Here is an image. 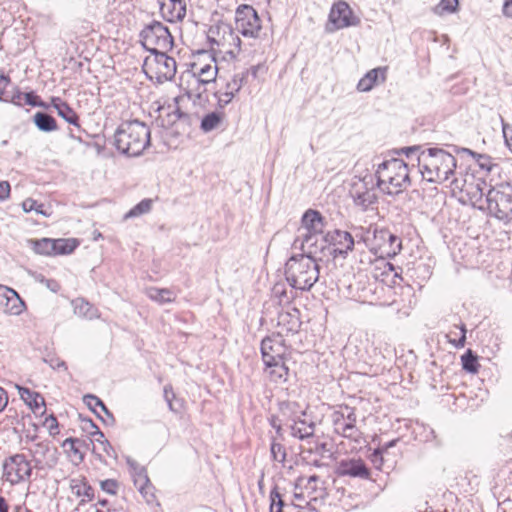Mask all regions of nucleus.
<instances>
[{"label": "nucleus", "instance_id": "338daca9", "mask_svg": "<svg viewBox=\"0 0 512 512\" xmlns=\"http://www.w3.org/2000/svg\"><path fill=\"white\" fill-rule=\"evenodd\" d=\"M163 394H164V399L168 404L169 410L172 412H177V410L174 408L173 403H172V400L175 398V394H174L172 386L171 385L164 386Z\"/></svg>", "mask_w": 512, "mask_h": 512}, {"label": "nucleus", "instance_id": "5fc2aeb1", "mask_svg": "<svg viewBox=\"0 0 512 512\" xmlns=\"http://www.w3.org/2000/svg\"><path fill=\"white\" fill-rule=\"evenodd\" d=\"M484 186H486V181L482 180L481 183H477L472 187V191L468 192V195L471 200L481 201L485 196Z\"/></svg>", "mask_w": 512, "mask_h": 512}, {"label": "nucleus", "instance_id": "b1692460", "mask_svg": "<svg viewBox=\"0 0 512 512\" xmlns=\"http://www.w3.org/2000/svg\"><path fill=\"white\" fill-rule=\"evenodd\" d=\"M21 399L34 414L44 415L46 412L44 397L27 387L17 386Z\"/></svg>", "mask_w": 512, "mask_h": 512}, {"label": "nucleus", "instance_id": "6e6d98bb", "mask_svg": "<svg viewBox=\"0 0 512 512\" xmlns=\"http://www.w3.org/2000/svg\"><path fill=\"white\" fill-rule=\"evenodd\" d=\"M384 452L379 448H375L373 452L369 455V460L372 462L374 467L378 470H381L384 464Z\"/></svg>", "mask_w": 512, "mask_h": 512}, {"label": "nucleus", "instance_id": "7c9ffc66", "mask_svg": "<svg viewBox=\"0 0 512 512\" xmlns=\"http://www.w3.org/2000/svg\"><path fill=\"white\" fill-rule=\"evenodd\" d=\"M32 121L41 132L50 133L58 129L56 119L45 111L36 112L33 115Z\"/></svg>", "mask_w": 512, "mask_h": 512}, {"label": "nucleus", "instance_id": "052dcab7", "mask_svg": "<svg viewBox=\"0 0 512 512\" xmlns=\"http://www.w3.org/2000/svg\"><path fill=\"white\" fill-rule=\"evenodd\" d=\"M118 485V481L115 479H105L100 482L101 489L110 495L117 494Z\"/></svg>", "mask_w": 512, "mask_h": 512}, {"label": "nucleus", "instance_id": "2eb2a0df", "mask_svg": "<svg viewBox=\"0 0 512 512\" xmlns=\"http://www.w3.org/2000/svg\"><path fill=\"white\" fill-rule=\"evenodd\" d=\"M166 51L167 50H154L151 53L153 58L146 57L144 60L143 68L150 65L151 61L157 65L158 71L156 72V79L159 83L173 80L177 70L175 59L168 56Z\"/></svg>", "mask_w": 512, "mask_h": 512}, {"label": "nucleus", "instance_id": "f704fd0d", "mask_svg": "<svg viewBox=\"0 0 512 512\" xmlns=\"http://www.w3.org/2000/svg\"><path fill=\"white\" fill-rule=\"evenodd\" d=\"M274 365L265 366L270 369V378L271 381L275 383L286 382L288 380L289 368L285 364L284 359L280 361H275Z\"/></svg>", "mask_w": 512, "mask_h": 512}, {"label": "nucleus", "instance_id": "393cba45", "mask_svg": "<svg viewBox=\"0 0 512 512\" xmlns=\"http://www.w3.org/2000/svg\"><path fill=\"white\" fill-rule=\"evenodd\" d=\"M317 234L304 233L294 240V247L300 248L303 253L301 255L317 258L316 255L320 252L321 241H318Z\"/></svg>", "mask_w": 512, "mask_h": 512}, {"label": "nucleus", "instance_id": "37998d69", "mask_svg": "<svg viewBox=\"0 0 512 512\" xmlns=\"http://www.w3.org/2000/svg\"><path fill=\"white\" fill-rule=\"evenodd\" d=\"M148 296L153 301H156L160 304L169 303L173 301L172 292L166 288H150L148 291Z\"/></svg>", "mask_w": 512, "mask_h": 512}, {"label": "nucleus", "instance_id": "9b49d317", "mask_svg": "<svg viewBox=\"0 0 512 512\" xmlns=\"http://www.w3.org/2000/svg\"><path fill=\"white\" fill-rule=\"evenodd\" d=\"M2 466L3 477L11 485L29 480L32 476L33 467L24 454L17 453L5 458Z\"/></svg>", "mask_w": 512, "mask_h": 512}, {"label": "nucleus", "instance_id": "58836bf2", "mask_svg": "<svg viewBox=\"0 0 512 512\" xmlns=\"http://www.w3.org/2000/svg\"><path fill=\"white\" fill-rule=\"evenodd\" d=\"M152 199L145 198L132 207L124 216L125 219L134 218L149 213L152 208Z\"/></svg>", "mask_w": 512, "mask_h": 512}, {"label": "nucleus", "instance_id": "f8f14e48", "mask_svg": "<svg viewBox=\"0 0 512 512\" xmlns=\"http://www.w3.org/2000/svg\"><path fill=\"white\" fill-rule=\"evenodd\" d=\"M360 22V18L354 15L347 2L338 1L334 3L330 9L328 24L325 29L326 32L333 33L343 28L358 26Z\"/></svg>", "mask_w": 512, "mask_h": 512}, {"label": "nucleus", "instance_id": "f03ea898", "mask_svg": "<svg viewBox=\"0 0 512 512\" xmlns=\"http://www.w3.org/2000/svg\"><path fill=\"white\" fill-rule=\"evenodd\" d=\"M113 146L126 157H138L151 144L150 128L140 120L122 122L113 136Z\"/></svg>", "mask_w": 512, "mask_h": 512}, {"label": "nucleus", "instance_id": "473e14b6", "mask_svg": "<svg viewBox=\"0 0 512 512\" xmlns=\"http://www.w3.org/2000/svg\"><path fill=\"white\" fill-rule=\"evenodd\" d=\"M79 244L80 242L76 238L53 239V256L69 255L79 246Z\"/></svg>", "mask_w": 512, "mask_h": 512}, {"label": "nucleus", "instance_id": "a211bd4d", "mask_svg": "<svg viewBox=\"0 0 512 512\" xmlns=\"http://www.w3.org/2000/svg\"><path fill=\"white\" fill-rule=\"evenodd\" d=\"M382 267L374 268L373 277L375 281H379L388 287L399 285L403 278L401 276L402 268L395 267L392 263L382 260Z\"/></svg>", "mask_w": 512, "mask_h": 512}, {"label": "nucleus", "instance_id": "f257e3e1", "mask_svg": "<svg viewBox=\"0 0 512 512\" xmlns=\"http://www.w3.org/2000/svg\"><path fill=\"white\" fill-rule=\"evenodd\" d=\"M416 162L422 180L433 184L447 181L457 167L455 157L450 152L438 147H430L421 151Z\"/></svg>", "mask_w": 512, "mask_h": 512}, {"label": "nucleus", "instance_id": "c9c22d12", "mask_svg": "<svg viewBox=\"0 0 512 512\" xmlns=\"http://www.w3.org/2000/svg\"><path fill=\"white\" fill-rule=\"evenodd\" d=\"M28 244L36 254L53 256V239L51 238L29 239Z\"/></svg>", "mask_w": 512, "mask_h": 512}, {"label": "nucleus", "instance_id": "7ed1b4c3", "mask_svg": "<svg viewBox=\"0 0 512 512\" xmlns=\"http://www.w3.org/2000/svg\"><path fill=\"white\" fill-rule=\"evenodd\" d=\"M375 176L376 187L388 195H398L411 184L409 165L397 157L380 163Z\"/></svg>", "mask_w": 512, "mask_h": 512}, {"label": "nucleus", "instance_id": "dca6fc26", "mask_svg": "<svg viewBox=\"0 0 512 512\" xmlns=\"http://www.w3.org/2000/svg\"><path fill=\"white\" fill-rule=\"evenodd\" d=\"M334 473L338 477H351L363 480L371 479V470L361 458L342 459L337 462Z\"/></svg>", "mask_w": 512, "mask_h": 512}, {"label": "nucleus", "instance_id": "39448f33", "mask_svg": "<svg viewBox=\"0 0 512 512\" xmlns=\"http://www.w3.org/2000/svg\"><path fill=\"white\" fill-rule=\"evenodd\" d=\"M486 207L479 206L480 210H486L490 216L505 223L512 220V185L501 183L491 187L485 194Z\"/></svg>", "mask_w": 512, "mask_h": 512}, {"label": "nucleus", "instance_id": "4be33fe9", "mask_svg": "<svg viewBox=\"0 0 512 512\" xmlns=\"http://www.w3.org/2000/svg\"><path fill=\"white\" fill-rule=\"evenodd\" d=\"M301 223L306 230L305 233L317 234L321 235V237L327 224L325 217L320 211L315 209L306 210L302 215Z\"/></svg>", "mask_w": 512, "mask_h": 512}, {"label": "nucleus", "instance_id": "774afa93", "mask_svg": "<svg viewBox=\"0 0 512 512\" xmlns=\"http://www.w3.org/2000/svg\"><path fill=\"white\" fill-rule=\"evenodd\" d=\"M34 456L39 455L44 458L50 451L49 442H39L35 444L34 450H30Z\"/></svg>", "mask_w": 512, "mask_h": 512}, {"label": "nucleus", "instance_id": "f3484780", "mask_svg": "<svg viewBox=\"0 0 512 512\" xmlns=\"http://www.w3.org/2000/svg\"><path fill=\"white\" fill-rule=\"evenodd\" d=\"M194 55L197 56H204L207 55L211 58V62H214L215 65L212 66L210 63L204 64L202 67L199 68V70H196L198 63L193 62L190 64V69L186 70L182 76L181 80H184L185 74H194L197 78H202L203 81H207V83H212L216 81L219 68L217 66V59H216V51L214 49H211L210 52L204 49H200L194 52Z\"/></svg>", "mask_w": 512, "mask_h": 512}, {"label": "nucleus", "instance_id": "e433bc0d", "mask_svg": "<svg viewBox=\"0 0 512 512\" xmlns=\"http://www.w3.org/2000/svg\"><path fill=\"white\" fill-rule=\"evenodd\" d=\"M15 85L8 75L0 72V101L9 102L11 96H13Z\"/></svg>", "mask_w": 512, "mask_h": 512}, {"label": "nucleus", "instance_id": "6e6552de", "mask_svg": "<svg viewBox=\"0 0 512 512\" xmlns=\"http://www.w3.org/2000/svg\"><path fill=\"white\" fill-rule=\"evenodd\" d=\"M354 246L355 240L350 232L335 229L321 237L320 253L323 256H332L333 259L346 258Z\"/></svg>", "mask_w": 512, "mask_h": 512}, {"label": "nucleus", "instance_id": "1a4fd4ad", "mask_svg": "<svg viewBox=\"0 0 512 512\" xmlns=\"http://www.w3.org/2000/svg\"><path fill=\"white\" fill-rule=\"evenodd\" d=\"M374 177L367 175L353 182L349 194L355 206L362 211L373 209L378 203V196L375 189Z\"/></svg>", "mask_w": 512, "mask_h": 512}, {"label": "nucleus", "instance_id": "4468645a", "mask_svg": "<svg viewBox=\"0 0 512 512\" xmlns=\"http://www.w3.org/2000/svg\"><path fill=\"white\" fill-rule=\"evenodd\" d=\"M262 361L265 366L274 365L275 361L284 359L287 347L280 333H272L264 337L260 344Z\"/></svg>", "mask_w": 512, "mask_h": 512}, {"label": "nucleus", "instance_id": "a878e982", "mask_svg": "<svg viewBox=\"0 0 512 512\" xmlns=\"http://www.w3.org/2000/svg\"><path fill=\"white\" fill-rule=\"evenodd\" d=\"M277 325L282 327L287 333H298L302 325L300 311L297 308H293L291 311L278 313Z\"/></svg>", "mask_w": 512, "mask_h": 512}, {"label": "nucleus", "instance_id": "09e8293b", "mask_svg": "<svg viewBox=\"0 0 512 512\" xmlns=\"http://www.w3.org/2000/svg\"><path fill=\"white\" fill-rule=\"evenodd\" d=\"M426 149H423V146L421 145H413V146H407L400 149L393 150V154L395 155H401L404 154L410 161H413V158L415 156V159L417 158L418 154L421 151H425Z\"/></svg>", "mask_w": 512, "mask_h": 512}, {"label": "nucleus", "instance_id": "0e129e2a", "mask_svg": "<svg viewBox=\"0 0 512 512\" xmlns=\"http://www.w3.org/2000/svg\"><path fill=\"white\" fill-rule=\"evenodd\" d=\"M331 418L336 433H340V428L343 426V424H346L343 409L340 408V410L334 411L331 415Z\"/></svg>", "mask_w": 512, "mask_h": 512}, {"label": "nucleus", "instance_id": "a19ab883", "mask_svg": "<svg viewBox=\"0 0 512 512\" xmlns=\"http://www.w3.org/2000/svg\"><path fill=\"white\" fill-rule=\"evenodd\" d=\"M126 463L129 468L133 471V476L137 477L134 479V484L138 485L139 481H145V484H149V477L145 467L140 466L131 457H126Z\"/></svg>", "mask_w": 512, "mask_h": 512}, {"label": "nucleus", "instance_id": "680f3d73", "mask_svg": "<svg viewBox=\"0 0 512 512\" xmlns=\"http://www.w3.org/2000/svg\"><path fill=\"white\" fill-rule=\"evenodd\" d=\"M190 116L188 113L183 112L178 106L176 109L168 114L167 125H173L177 120H189Z\"/></svg>", "mask_w": 512, "mask_h": 512}, {"label": "nucleus", "instance_id": "c03bdc74", "mask_svg": "<svg viewBox=\"0 0 512 512\" xmlns=\"http://www.w3.org/2000/svg\"><path fill=\"white\" fill-rule=\"evenodd\" d=\"M79 419L82 423V430L91 436H100L104 438V433L99 429L97 424L89 417H83L79 414Z\"/></svg>", "mask_w": 512, "mask_h": 512}, {"label": "nucleus", "instance_id": "c85d7f7f", "mask_svg": "<svg viewBox=\"0 0 512 512\" xmlns=\"http://www.w3.org/2000/svg\"><path fill=\"white\" fill-rule=\"evenodd\" d=\"M386 68L377 67L368 71L358 82L357 89L361 92L370 91L377 83L379 77L385 80Z\"/></svg>", "mask_w": 512, "mask_h": 512}, {"label": "nucleus", "instance_id": "4d7b16f0", "mask_svg": "<svg viewBox=\"0 0 512 512\" xmlns=\"http://www.w3.org/2000/svg\"><path fill=\"white\" fill-rule=\"evenodd\" d=\"M153 489L154 487L150 482L149 484H145V481H142V483L139 485V492L146 499L148 504H151L155 500V495L151 491Z\"/></svg>", "mask_w": 512, "mask_h": 512}, {"label": "nucleus", "instance_id": "9d476101", "mask_svg": "<svg viewBox=\"0 0 512 512\" xmlns=\"http://www.w3.org/2000/svg\"><path fill=\"white\" fill-rule=\"evenodd\" d=\"M299 408V403L295 401L285 400L278 402L280 413L293 422L290 427L291 435L300 440H304L313 436L315 423H307L305 419H301L300 416L297 415Z\"/></svg>", "mask_w": 512, "mask_h": 512}, {"label": "nucleus", "instance_id": "a18cd8bd", "mask_svg": "<svg viewBox=\"0 0 512 512\" xmlns=\"http://www.w3.org/2000/svg\"><path fill=\"white\" fill-rule=\"evenodd\" d=\"M23 105H28L31 107H40L43 109H49L50 104L43 101L39 95L35 91H29L24 93Z\"/></svg>", "mask_w": 512, "mask_h": 512}, {"label": "nucleus", "instance_id": "c756f323", "mask_svg": "<svg viewBox=\"0 0 512 512\" xmlns=\"http://www.w3.org/2000/svg\"><path fill=\"white\" fill-rule=\"evenodd\" d=\"M72 305L74 307V313L79 317L88 320H93L100 317L99 310L84 298H76L72 301Z\"/></svg>", "mask_w": 512, "mask_h": 512}, {"label": "nucleus", "instance_id": "423d86ee", "mask_svg": "<svg viewBox=\"0 0 512 512\" xmlns=\"http://www.w3.org/2000/svg\"><path fill=\"white\" fill-rule=\"evenodd\" d=\"M139 41L150 54L154 50H171L174 38L169 28L160 21L153 20L145 25L139 33Z\"/></svg>", "mask_w": 512, "mask_h": 512}, {"label": "nucleus", "instance_id": "4c0bfd02", "mask_svg": "<svg viewBox=\"0 0 512 512\" xmlns=\"http://www.w3.org/2000/svg\"><path fill=\"white\" fill-rule=\"evenodd\" d=\"M459 9V0H440L433 8V13L438 16L456 13Z\"/></svg>", "mask_w": 512, "mask_h": 512}, {"label": "nucleus", "instance_id": "ea45409f", "mask_svg": "<svg viewBox=\"0 0 512 512\" xmlns=\"http://www.w3.org/2000/svg\"><path fill=\"white\" fill-rule=\"evenodd\" d=\"M269 512H283L286 503L282 499V495L279 492L277 485H274L269 494Z\"/></svg>", "mask_w": 512, "mask_h": 512}, {"label": "nucleus", "instance_id": "20e7f679", "mask_svg": "<svg viewBox=\"0 0 512 512\" xmlns=\"http://www.w3.org/2000/svg\"><path fill=\"white\" fill-rule=\"evenodd\" d=\"M317 258L292 255L285 263V279L295 290L309 291L319 279Z\"/></svg>", "mask_w": 512, "mask_h": 512}, {"label": "nucleus", "instance_id": "5701e85b", "mask_svg": "<svg viewBox=\"0 0 512 512\" xmlns=\"http://www.w3.org/2000/svg\"><path fill=\"white\" fill-rule=\"evenodd\" d=\"M49 104L50 107H53L57 111V114L67 123L77 127L79 130H82L79 115L66 101L60 97L53 96L51 97Z\"/></svg>", "mask_w": 512, "mask_h": 512}, {"label": "nucleus", "instance_id": "cd10ccee", "mask_svg": "<svg viewBox=\"0 0 512 512\" xmlns=\"http://www.w3.org/2000/svg\"><path fill=\"white\" fill-rule=\"evenodd\" d=\"M69 445L70 451L77 456L78 463L83 462L85 458V448L87 446H92V453H95V445L94 440L88 438V439H80V438H74L69 437L66 438L62 444L63 447H66Z\"/></svg>", "mask_w": 512, "mask_h": 512}, {"label": "nucleus", "instance_id": "603ef678", "mask_svg": "<svg viewBox=\"0 0 512 512\" xmlns=\"http://www.w3.org/2000/svg\"><path fill=\"white\" fill-rule=\"evenodd\" d=\"M43 362L48 364L53 370H57L60 368H64L65 370H67V365L65 361L61 360L54 354L48 353L46 356L43 357Z\"/></svg>", "mask_w": 512, "mask_h": 512}, {"label": "nucleus", "instance_id": "79ce46f5", "mask_svg": "<svg viewBox=\"0 0 512 512\" xmlns=\"http://www.w3.org/2000/svg\"><path fill=\"white\" fill-rule=\"evenodd\" d=\"M185 77H190L192 92L194 94V104L197 100L201 101L203 94L206 92L205 85H207V81H203L202 78H197L194 74L186 73Z\"/></svg>", "mask_w": 512, "mask_h": 512}, {"label": "nucleus", "instance_id": "6ab92c4d", "mask_svg": "<svg viewBox=\"0 0 512 512\" xmlns=\"http://www.w3.org/2000/svg\"><path fill=\"white\" fill-rule=\"evenodd\" d=\"M83 402L104 425L114 426L116 424V419L113 413L98 396L94 394H86L83 396Z\"/></svg>", "mask_w": 512, "mask_h": 512}, {"label": "nucleus", "instance_id": "0eeeda50", "mask_svg": "<svg viewBox=\"0 0 512 512\" xmlns=\"http://www.w3.org/2000/svg\"><path fill=\"white\" fill-rule=\"evenodd\" d=\"M369 250L378 258L386 260L393 258L402 250V239L388 228L375 227L373 238L368 244Z\"/></svg>", "mask_w": 512, "mask_h": 512}, {"label": "nucleus", "instance_id": "69168bd1", "mask_svg": "<svg viewBox=\"0 0 512 512\" xmlns=\"http://www.w3.org/2000/svg\"><path fill=\"white\" fill-rule=\"evenodd\" d=\"M340 408L343 409L344 411V419L346 423H356L357 415L355 412V408L350 407L347 404L341 405Z\"/></svg>", "mask_w": 512, "mask_h": 512}, {"label": "nucleus", "instance_id": "2f4dec72", "mask_svg": "<svg viewBox=\"0 0 512 512\" xmlns=\"http://www.w3.org/2000/svg\"><path fill=\"white\" fill-rule=\"evenodd\" d=\"M225 114L220 111H212L205 114L200 122V129L204 133L217 129L224 121Z\"/></svg>", "mask_w": 512, "mask_h": 512}, {"label": "nucleus", "instance_id": "49530a36", "mask_svg": "<svg viewBox=\"0 0 512 512\" xmlns=\"http://www.w3.org/2000/svg\"><path fill=\"white\" fill-rule=\"evenodd\" d=\"M247 83L243 73L234 74L231 81H228L225 85V90L232 91L237 94L241 88Z\"/></svg>", "mask_w": 512, "mask_h": 512}, {"label": "nucleus", "instance_id": "e2e57ef3", "mask_svg": "<svg viewBox=\"0 0 512 512\" xmlns=\"http://www.w3.org/2000/svg\"><path fill=\"white\" fill-rule=\"evenodd\" d=\"M481 156L485 157L486 159L475 158L477 165L481 170L488 173L491 172L493 167L496 166V164L492 163V157L488 154H481Z\"/></svg>", "mask_w": 512, "mask_h": 512}, {"label": "nucleus", "instance_id": "864d4df0", "mask_svg": "<svg viewBox=\"0 0 512 512\" xmlns=\"http://www.w3.org/2000/svg\"><path fill=\"white\" fill-rule=\"evenodd\" d=\"M43 204H38V202L32 198H27L22 203V208L25 212L36 211L38 214L46 215L42 210Z\"/></svg>", "mask_w": 512, "mask_h": 512}, {"label": "nucleus", "instance_id": "3c124183", "mask_svg": "<svg viewBox=\"0 0 512 512\" xmlns=\"http://www.w3.org/2000/svg\"><path fill=\"white\" fill-rule=\"evenodd\" d=\"M273 295L279 299V304H289L293 296H289L283 284H276L272 289Z\"/></svg>", "mask_w": 512, "mask_h": 512}, {"label": "nucleus", "instance_id": "bf43d9fd", "mask_svg": "<svg viewBox=\"0 0 512 512\" xmlns=\"http://www.w3.org/2000/svg\"><path fill=\"white\" fill-rule=\"evenodd\" d=\"M44 425L47 427L50 435L55 436L59 433V423L54 414H50L45 418Z\"/></svg>", "mask_w": 512, "mask_h": 512}, {"label": "nucleus", "instance_id": "412c9836", "mask_svg": "<svg viewBox=\"0 0 512 512\" xmlns=\"http://www.w3.org/2000/svg\"><path fill=\"white\" fill-rule=\"evenodd\" d=\"M161 16L168 22L181 21L186 16L185 0H158Z\"/></svg>", "mask_w": 512, "mask_h": 512}, {"label": "nucleus", "instance_id": "ddd939ff", "mask_svg": "<svg viewBox=\"0 0 512 512\" xmlns=\"http://www.w3.org/2000/svg\"><path fill=\"white\" fill-rule=\"evenodd\" d=\"M236 29L244 36L258 38L262 28L257 11L248 4H241L235 11Z\"/></svg>", "mask_w": 512, "mask_h": 512}, {"label": "nucleus", "instance_id": "13d9d810", "mask_svg": "<svg viewBox=\"0 0 512 512\" xmlns=\"http://www.w3.org/2000/svg\"><path fill=\"white\" fill-rule=\"evenodd\" d=\"M340 435L345 438L355 439L358 434L356 423H346L340 428Z\"/></svg>", "mask_w": 512, "mask_h": 512}, {"label": "nucleus", "instance_id": "aec40b11", "mask_svg": "<svg viewBox=\"0 0 512 512\" xmlns=\"http://www.w3.org/2000/svg\"><path fill=\"white\" fill-rule=\"evenodd\" d=\"M0 305L11 315H20L26 308L25 302L12 288L0 286Z\"/></svg>", "mask_w": 512, "mask_h": 512}, {"label": "nucleus", "instance_id": "de8ad7c7", "mask_svg": "<svg viewBox=\"0 0 512 512\" xmlns=\"http://www.w3.org/2000/svg\"><path fill=\"white\" fill-rule=\"evenodd\" d=\"M270 452L274 460L279 461L280 463H283L286 460V449L281 443L276 442L275 438H272Z\"/></svg>", "mask_w": 512, "mask_h": 512}, {"label": "nucleus", "instance_id": "8fccbe9b", "mask_svg": "<svg viewBox=\"0 0 512 512\" xmlns=\"http://www.w3.org/2000/svg\"><path fill=\"white\" fill-rule=\"evenodd\" d=\"M454 328L460 330V336L458 338H450L448 339V342L455 348H463L466 343V325L463 322H460L459 324H454Z\"/></svg>", "mask_w": 512, "mask_h": 512}, {"label": "nucleus", "instance_id": "bb28decb", "mask_svg": "<svg viewBox=\"0 0 512 512\" xmlns=\"http://www.w3.org/2000/svg\"><path fill=\"white\" fill-rule=\"evenodd\" d=\"M70 488L77 497H83L81 505L95 498L94 488L88 483L86 477L71 479Z\"/></svg>", "mask_w": 512, "mask_h": 512}, {"label": "nucleus", "instance_id": "72a5a7b5", "mask_svg": "<svg viewBox=\"0 0 512 512\" xmlns=\"http://www.w3.org/2000/svg\"><path fill=\"white\" fill-rule=\"evenodd\" d=\"M462 369L469 374H477L480 369L479 356L472 349H467L461 355Z\"/></svg>", "mask_w": 512, "mask_h": 512}]
</instances>
